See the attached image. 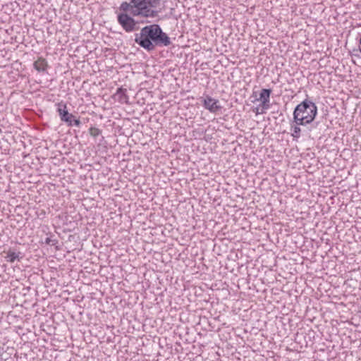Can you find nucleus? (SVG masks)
I'll use <instances>...</instances> for the list:
<instances>
[{
	"mask_svg": "<svg viewBox=\"0 0 361 361\" xmlns=\"http://www.w3.org/2000/svg\"><path fill=\"white\" fill-rule=\"evenodd\" d=\"M117 20L126 32H130L136 30V21L133 17L128 15L126 12L123 11V13H119L117 16Z\"/></svg>",
	"mask_w": 361,
	"mask_h": 361,
	"instance_id": "nucleus-5",
	"label": "nucleus"
},
{
	"mask_svg": "<svg viewBox=\"0 0 361 361\" xmlns=\"http://www.w3.org/2000/svg\"><path fill=\"white\" fill-rule=\"evenodd\" d=\"M317 114V106L311 100L305 99L298 104L293 111V121L300 123H311Z\"/></svg>",
	"mask_w": 361,
	"mask_h": 361,
	"instance_id": "nucleus-3",
	"label": "nucleus"
},
{
	"mask_svg": "<svg viewBox=\"0 0 361 361\" xmlns=\"http://www.w3.org/2000/svg\"><path fill=\"white\" fill-rule=\"evenodd\" d=\"M57 112L62 121L66 122L68 126H75L79 127L81 122L79 119L75 118V116L70 114L67 110L66 104L61 102L57 104Z\"/></svg>",
	"mask_w": 361,
	"mask_h": 361,
	"instance_id": "nucleus-4",
	"label": "nucleus"
},
{
	"mask_svg": "<svg viewBox=\"0 0 361 361\" xmlns=\"http://www.w3.org/2000/svg\"><path fill=\"white\" fill-rule=\"evenodd\" d=\"M161 0H130L123 2L119 9L124 12L128 11L133 16L156 18L159 11L156 10L160 6Z\"/></svg>",
	"mask_w": 361,
	"mask_h": 361,
	"instance_id": "nucleus-2",
	"label": "nucleus"
},
{
	"mask_svg": "<svg viewBox=\"0 0 361 361\" xmlns=\"http://www.w3.org/2000/svg\"><path fill=\"white\" fill-rule=\"evenodd\" d=\"M89 133L91 136L96 137L99 136L102 133V130L97 128L95 127H91L89 129Z\"/></svg>",
	"mask_w": 361,
	"mask_h": 361,
	"instance_id": "nucleus-12",
	"label": "nucleus"
},
{
	"mask_svg": "<svg viewBox=\"0 0 361 361\" xmlns=\"http://www.w3.org/2000/svg\"><path fill=\"white\" fill-rule=\"evenodd\" d=\"M307 123H300V121H293V119L290 122V135L293 138V140L298 141L301 136V128L300 126H307Z\"/></svg>",
	"mask_w": 361,
	"mask_h": 361,
	"instance_id": "nucleus-7",
	"label": "nucleus"
},
{
	"mask_svg": "<svg viewBox=\"0 0 361 361\" xmlns=\"http://www.w3.org/2000/svg\"><path fill=\"white\" fill-rule=\"evenodd\" d=\"M356 51H360V52H361V49H360V48H359V49H357V50H356Z\"/></svg>",
	"mask_w": 361,
	"mask_h": 361,
	"instance_id": "nucleus-15",
	"label": "nucleus"
},
{
	"mask_svg": "<svg viewBox=\"0 0 361 361\" xmlns=\"http://www.w3.org/2000/svg\"><path fill=\"white\" fill-rule=\"evenodd\" d=\"M34 68L38 72H44L48 68V63L47 60L42 57L38 58L33 63Z\"/></svg>",
	"mask_w": 361,
	"mask_h": 361,
	"instance_id": "nucleus-9",
	"label": "nucleus"
},
{
	"mask_svg": "<svg viewBox=\"0 0 361 361\" xmlns=\"http://www.w3.org/2000/svg\"><path fill=\"white\" fill-rule=\"evenodd\" d=\"M203 106L212 113H216L222 108L219 104V100L208 95L203 100Z\"/></svg>",
	"mask_w": 361,
	"mask_h": 361,
	"instance_id": "nucleus-6",
	"label": "nucleus"
},
{
	"mask_svg": "<svg viewBox=\"0 0 361 361\" xmlns=\"http://www.w3.org/2000/svg\"><path fill=\"white\" fill-rule=\"evenodd\" d=\"M271 93V90L270 89H262L260 92L259 99L262 101V103H269L270 94Z\"/></svg>",
	"mask_w": 361,
	"mask_h": 361,
	"instance_id": "nucleus-11",
	"label": "nucleus"
},
{
	"mask_svg": "<svg viewBox=\"0 0 361 361\" xmlns=\"http://www.w3.org/2000/svg\"><path fill=\"white\" fill-rule=\"evenodd\" d=\"M135 42L148 51L154 50L156 47H168L171 44L170 37L158 24L143 27L139 33H135Z\"/></svg>",
	"mask_w": 361,
	"mask_h": 361,
	"instance_id": "nucleus-1",
	"label": "nucleus"
},
{
	"mask_svg": "<svg viewBox=\"0 0 361 361\" xmlns=\"http://www.w3.org/2000/svg\"><path fill=\"white\" fill-rule=\"evenodd\" d=\"M264 109H267L269 107V103H262Z\"/></svg>",
	"mask_w": 361,
	"mask_h": 361,
	"instance_id": "nucleus-14",
	"label": "nucleus"
},
{
	"mask_svg": "<svg viewBox=\"0 0 361 361\" xmlns=\"http://www.w3.org/2000/svg\"><path fill=\"white\" fill-rule=\"evenodd\" d=\"M116 97H118V101L121 104H129V97L127 94V90L122 87L118 88L116 94Z\"/></svg>",
	"mask_w": 361,
	"mask_h": 361,
	"instance_id": "nucleus-8",
	"label": "nucleus"
},
{
	"mask_svg": "<svg viewBox=\"0 0 361 361\" xmlns=\"http://www.w3.org/2000/svg\"><path fill=\"white\" fill-rule=\"evenodd\" d=\"M57 240L56 239H52L51 238H47L45 239V243L47 244V245H54L56 243H57Z\"/></svg>",
	"mask_w": 361,
	"mask_h": 361,
	"instance_id": "nucleus-13",
	"label": "nucleus"
},
{
	"mask_svg": "<svg viewBox=\"0 0 361 361\" xmlns=\"http://www.w3.org/2000/svg\"><path fill=\"white\" fill-rule=\"evenodd\" d=\"M23 258L20 252H14L9 250L6 252V255L5 256V259L6 262L10 263H13L16 260L20 261Z\"/></svg>",
	"mask_w": 361,
	"mask_h": 361,
	"instance_id": "nucleus-10",
	"label": "nucleus"
}]
</instances>
